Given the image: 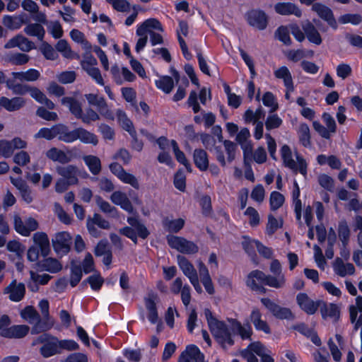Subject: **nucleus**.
<instances>
[{
  "instance_id": "8fccbe9b",
  "label": "nucleus",
  "mask_w": 362,
  "mask_h": 362,
  "mask_svg": "<svg viewBox=\"0 0 362 362\" xmlns=\"http://www.w3.org/2000/svg\"><path fill=\"white\" fill-rule=\"evenodd\" d=\"M100 118V115L98 112L92 108L88 107L86 110L85 113L83 112L79 119H81L84 124H90L93 122L99 120Z\"/></svg>"
},
{
  "instance_id": "ea45409f",
  "label": "nucleus",
  "mask_w": 362,
  "mask_h": 362,
  "mask_svg": "<svg viewBox=\"0 0 362 362\" xmlns=\"http://www.w3.org/2000/svg\"><path fill=\"white\" fill-rule=\"evenodd\" d=\"M30 57L23 53L10 54L6 56L5 61L16 66H21L27 64Z\"/></svg>"
},
{
  "instance_id": "e433bc0d",
  "label": "nucleus",
  "mask_w": 362,
  "mask_h": 362,
  "mask_svg": "<svg viewBox=\"0 0 362 362\" xmlns=\"http://www.w3.org/2000/svg\"><path fill=\"white\" fill-rule=\"evenodd\" d=\"M95 202L100 211L105 214H110L113 217L118 216L117 209L112 206L109 202L103 199L100 196H95Z\"/></svg>"
},
{
  "instance_id": "3c124183",
  "label": "nucleus",
  "mask_w": 362,
  "mask_h": 362,
  "mask_svg": "<svg viewBox=\"0 0 362 362\" xmlns=\"http://www.w3.org/2000/svg\"><path fill=\"white\" fill-rule=\"evenodd\" d=\"M284 197L280 192H273L270 195L271 209L275 211L280 208L284 202Z\"/></svg>"
},
{
  "instance_id": "f3484780",
  "label": "nucleus",
  "mask_w": 362,
  "mask_h": 362,
  "mask_svg": "<svg viewBox=\"0 0 362 362\" xmlns=\"http://www.w3.org/2000/svg\"><path fill=\"white\" fill-rule=\"evenodd\" d=\"M110 199L115 204L120 206L122 209L127 212H133L134 207L125 193L121 191L114 192L110 196Z\"/></svg>"
},
{
  "instance_id": "393cba45",
  "label": "nucleus",
  "mask_w": 362,
  "mask_h": 362,
  "mask_svg": "<svg viewBox=\"0 0 362 362\" xmlns=\"http://www.w3.org/2000/svg\"><path fill=\"white\" fill-rule=\"evenodd\" d=\"M63 105L69 107L71 113L76 118L80 119L83 114L81 104L72 97H64L61 100Z\"/></svg>"
},
{
  "instance_id": "423d86ee",
  "label": "nucleus",
  "mask_w": 362,
  "mask_h": 362,
  "mask_svg": "<svg viewBox=\"0 0 362 362\" xmlns=\"http://www.w3.org/2000/svg\"><path fill=\"white\" fill-rule=\"evenodd\" d=\"M261 302L276 318L281 320L293 318L292 312L289 308H282L267 298H262Z\"/></svg>"
},
{
  "instance_id": "6ab92c4d",
  "label": "nucleus",
  "mask_w": 362,
  "mask_h": 362,
  "mask_svg": "<svg viewBox=\"0 0 362 362\" xmlns=\"http://www.w3.org/2000/svg\"><path fill=\"white\" fill-rule=\"evenodd\" d=\"M25 100L21 97H15L11 99L6 97L0 98V106L9 112H14L21 109L25 106Z\"/></svg>"
},
{
  "instance_id": "f8f14e48",
  "label": "nucleus",
  "mask_w": 362,
  "mask_h": 362,
  "mask_svg": "<svg viewBox=\"0 0 362 362\" xmlns=\"http://www.w3.org/2000/svg\"><path fill=\"white\" fill-rule=\"evenodd\" d=\"M157 294L151 292L148 296L144 298L145 305L148 312V318L153 324L156 323L158 319V315L156 308V301L158 300Z\"/></svg>"
},
{
  "instance_id": "79ce46f5",
  "label": "nucleus",
  "mask_w": 362,
  "mask_h": 362,
  "mask_svg": "<svg viewBox=\"0 0 362 362\" xmlns=\"http://www.w3.org/2000/svg\"><path fill=\"white\" fill-rule=\"evenodd\" d=\"M21 317L28 320L29 323L33 324L40 321V316L33 306L25 307L21 313Z\"/></svg>"
},
{
  "instance_id": "aec40b11",
  "label": "nucleus",
  "mask_w": 362,
  "mask_h": 362,
  "mask_svg": "<svg viewBox=\"0 0 362 362\" xmlns=\"http://www.w3.org/2000/svg\"><path fill=\"white\" fill-rule=\"evenodd\" d=\"M78 139L83 143L93 145H96L98 142V138L94 134L81 127L74 129L73 142Z\"/></svg>"
},
{
  "instance_id": "2eb2a0df",
  "label": "nucleus",
  "mask_w": 362,
  "mask_h": 362,
  "mask_svg": "<svg viewBox=\"0 0 362 362\" xmlns=\"http://www.w3.org/2000/svg\"><path fill=\"white\" fill-rule=\"evenodd\" d=\"M46 156L54 162L66 164L71 160V154L69 151L65 152L56 147H52L46 152Z\"/></svg>"
},
{
  "instance_id": "09e8293b",
  "label": "nucleus",
  "mask_w": 362,
  "mask_h": 362,
  "mask_svg": "<svg viewBox=\"0 0 362 362\" xmlns=\"http://www.w3.org/2000/svg\"><path fill=\"white\" fill-rule=\"evenodd\" d=\"M299 139L305 147L310 146V134L309 127L306 124H301L299 127Z\"/></svg>"
},
{
  "instance_id": "4be33fe9",
  "label": "nucleus",
  "mask_w": 362,
  "mask_h": 362,
  "mask_svg": "<svg viewBox=\"0 0 362 362\" xmlns=\"http://www.w3.org/2000/svg\"><path fill=\"white\" fill-rule=\"evenodd\" d=\"M54 138L57 137L59 141L65 143L73 142L74 130L70 131L69 128L64 124L54 125Z\"/></svg>"
},
{
  "instance_id": "6e6552de",
  "label": "nucleus",
  "mask_w": 362,
  "mask_h": 362,
  "mask_svg": "<svg viewBox=\"0 0 362 362\" xmlns=\"http://www.w3.org/2000/svg\"><path fill=\"white\" fill-rule=\"evenodd\" d=\"M210 330L220 343H227L230 345L233 344L231 333L223 322L218 321L210 327Z\"/></svg>"
},
{
  "instance_id": "49530a36",
  "label": "nucleus",
  "mask_w": 362,
  "mask_h": 362,
  "mask_svg": "<svg viewBox=\"0 0 362 362\" xmlns=\"http://www.w3.org/2000/svg\"><path fill=\"white\" fill-rule=\"evenodd\" d=\"M270 271L274 275L272 276L276 279H280L283 278V283L280 288H282L286 283V279L284 275L282 274V268L280 262L278 259H273L270 264Z\"/></svg>"
},
{
  "instance_id": "4d7b16f0",
  "label": "nucleus",
  "mask_w": 362,
  "mask_h": 362,
  "mask_svg": "<svg viewBox=\"0 0 362 362\" xmlns=\"http://www.w3.org/2000/svg\"><path fill=\"white\" fill-rule=\"evenodd\" d=\"M13 153V148L11 141L5 139L0 140V156L9 158Z\"/></svg>"
},
{
  "instance_id": "338daca9",
  "label": "nucleus",
  "mask_w": 362,
  "mask_h": 362,
  "mask_svg": "<svg viewBox=\"0 0 362 362\" xmlns=\"http://www.w3.org/2000/svg\"><path fill=\"white\" fill-rule=\"evenodd\" d=\"M318 182L321 187L328 191L334 189V180L329 175L322 174L318 177Z\"/></svg>"
},
{
  "instance_id": "13d9d810",
  "label": "nucleus",
  "mask_w": 362,
  "mask_h": 362,
  "mask_svg": "<svg viewBox=\"0 0 362 362\" xmlns=\"http://www.w3.org/2000/svg\"><path fill=\"white\" fill-rule=\"evenodd\" d=\"M40 50L47 59L54 60L57 57V54L53 47L46 42H42Z\"/></svg>"
},
{
  "instance_id": "e2e57ef3",
  "label": "nucleus",
  "mask_w": 362,
  "mask_h": 362,
  "mask_svg": "<svg viewBox=\"0 0 362 362\" xmlns=\"http://www.w3.org/2000/svg\"><path fill=\"white\" fill-rule=\"evenodd\" d=\"M107 1L119 12H127L130 8V4L127 0H107Z\"/></svg>"
},
{
  "instance_id": "1a4fd4ad",
  "label": "nucleus",
  "mask_w": 362,
  "mask_h": 362,
  "mask_svg": "<svg viewBox=\"0 0 362 362\" xmlns=\"http://www.w3.org/2000/svg\"><path fill=\"white\" fill-rule=\"evenodd\" d=\"M4 294H8V298L11 301L19 302L25 296V286L23 283H18L13 279L8 286L4 289Z\"/></svg>"
},
{
  "instance_id": "39448f33",
  "label": "nucleus",
  "mask_w": 362,
  "mask_h": 362,
  "mask_svg": "<svg viewBox=\"0 0 362 362\" xmlns=\"http://www.w3.org/2000/svg\"><path fill=\"white\" fill-rule=\"evenodd\" d=\"M71 237L67 232H60L55 235L52 243L57 253L67 254L71 249Z\"/></svg>"
},
{
  "instance_id": "58836bf2",
  "label": "nucleus",
  "mask_w": 362,
  "mask_h": 362,
  "mask_svg": "<svg viewBox=\"0 0 362 362\" xmlns=\"http://www.w3.org/2000/svg\"><path fill=\"white\" fill-rule=\"evenodd\" d=\"M117 117L122 128L127 131L132 136H134L136 134V132L134 129L132 121L127 117V115L122 110H118L117 111Z\"/></svg>"
},
{
  "instance_id": "a18cd8bd",
  "label": "nucleus",
  "mask_w": 362,
  "mask_h": 362,
  "mask_svg": "<svg viewBox=\"0 0 362 362\" xmlns=\"http://www.w3.org/2000/svg\"><path fill=\"white\" fill-rule=\"evenodd\" d=\"M156 86L165 93H170L174 87V82L171 77L165 76L156 81Z\"/></svg>"
},
{
  "instance_id": "5fc2aeb1",
  "label": "nucleus",
  "mask_w": 362,
  "mask_h": 362,
  "mask_svg": "<svg viewBox=\"0 0 362 362\" xmlns=\"http://www.w3.org/2000/svg\"><path fill=\"white\" fill-rule=\"evenodd\" d=\"M223 145H224L225 151L227 154V160L229 163H230L235 158L237 144L231 141L225 140V141H223Z\"/></svg>"
},
{
  "instance_id": "c85d7f7f",
  "label": "nucleus",
  "mask_w": 362,
  "mask_h": 362,
  "mask_svg": "<svg viewBox=\"0 0 362 362\" xmlns=\"http://www.w3.org/2000/svg\"><path fill=\"white\" fill-rule=\"evenodd\" d=\"M40 351L45 358H48L55 354H60L61 351L59 350L58 344V339L56 337H52V341H49L47 343H45L40 348Z\"/></svg>"
},
{
  "instance_id": "774afa93",
  "label": "nucleus",
  "mask_w": 362,
  "mask_h": 362,
  "mask_svg": "<svg viewBox=\"0 0 362 362\" xmlns=\"http://www.w3.org/2000/svg\"><path fill=\"white\" fill-rule=\"evenodd\" d=\"M30 161V157L29 154L24 151H21L13 156V162L18 165L24 166L29 163Z\"/></svg>"
},
{
  "instance_id": "052dcab7",
  "label": "nucleus",
  "mask_w": 362,
  "mask_h": 362,
  "mask_svg": "<svg viewBox=\"0 0 362 362\" xmlns=\"http://www.w3.org/2000/svg\"><path fill=\"white\" fill-rule=\"evenodd\" d=\"M71 37L73 40L78 43H81L84 45L86 49H90L91 45L90 43L85 39L84 35L82 32L78 30L74 29L70 33Z\"/></svg>"
},
{
  "instance_id": "2f4dec72",
  "label": "nucleus",
  "mask_w": 362,
  "mask_h": 362,
  "mask_svg": "<svg viewBox=\"0 0 362 362\" xmlns=\"http://www.w3.org/2000/svg\"><path fill=\"white\" fill-rule=\"evenodd\" d=\"M12 75L14 78L20 81H35L40 76V72L34 69H28L26 71L13 72Z\"/></svg>"
},
{
  "instance_id": "a878e982",
  "label": "nucleus",
  "mask_w": 362,
  "mask_h": 362,
  "mask_svg": "<svg viewBox=\"0 0 362 362\" xmlns=\"http://www.w3.org/2000/svg\"><path fill=\"white\" fill-rule=\"evenodd\" d=\"M250 319L257 330L263 331L266 334L270 333V328L267 322L262 320V314L258 309L255 308L252 311Z\"/></svg>"
},
{
  "instance_id": "680f3d73",
  "label": "nucleus",
  "mask_w": 362,
  "mask_h": 362,
  "mask_svg": "<svg viewBox=\"0 0 362 362\" xmlns=\"http://www.w3.org/2000/svg\"><path fill=\"white\" fill-rule=\"evenodd\" d=\"M56 49L58 52H62L66 58L72 57V52L66 40H60L56 45Z\"/></svg>"
},
{
  "instance_id": "0eeeda50",
  "label": "nucleus",
  "mask_w": 362,
  "mask_h": 362,
  "mask_svg": "<svg viewBox=\"0 0 362 362\" xmlns=\"http://www.w3.org/2000/svg\"><path fill=\"white\" fill-rule=\"evenodd\" d=\"M248 23L260 30H264L268 23V16L262 10L253 9L247 13Z\"/></svg>"
},
{
  "instance_id": "f03ea898",
  "label": "nucleus",
  "mask_w": 362,
  "mask_h": 362,
  "mask_svg": "<svg viewBox=\"0 0 362 362\" xmlns=\"http://www.w3.org/2000/svg\"><path fill=\"white\" fill-rule=\"evenodd\" d=\"M167 241L172 248L177 250L181 253L195 254L199 250V247L195 243L182 237L172 235H168Z\"/></svg>"
},
{
  "instance_id": "9d476101",
  "label": "nucleus",
  "mask_w": 362,
  "mask_h": 362,
  "mask_svg": "<svg viewBox=\"0 0 362 362\" xmlns=\"http://www.w3.org/2000/svg\"><path fill=\"white\" fill-rule=\"evenodd\" d=\"M296 301L300 308L308 315L314 314L321 305V300L314 301L305 293H298Z\"/></svg>"
},
{
  "instance_id": "f257e3e1",
  "label": "nucleus",
  "mask_w": 362,
  "mask_h": 362,
  "mask_svg": "<svg viewBox=\"0 0 362 362\" xmlns=\"http://www.w3.org/2000/svg\"><path fill=\"white\" fill-rule=\"evenodd\" d=\"M255 279L259 280L265 285L275 288H280V286L283 283V278L280 279L279 280L273 278L272 275H267L262 271L255 270L250 273L247 279V285L253 291H255L256 287L258 286Z\"/></svg>"
},
{
  "instance_id": "7ed1b4c3",
  "label": "nucleus",
  "mask_w": 362,
  "mask_h": 362,
  "mask_svg": "<svg viewBox=\"0 0 362 362\" xmlns=\"http://www.w3.org/2000/svg\"><path fill=\"white\" fill-rule=\"evenodd\" d=\"M281 155L284 163L296 173L298 170L302 175L305 176L307 173V164L305 160L299 156H297L298 162L292 159L291 151L288 146L284 145L281 148Z\"/></svg>"
},
{
  "instance_id": "6e6d98bb",
  "label": "nucleus",
  "mask_w": 362,
  "mask_h": 362,
  "mask_svg": "<svg viewBox=\"0 0 362 362\" xmlns=\"http://www.w3.org/2000/svg\"><path fill=\"white\" fill-rule=\"evenodd\" d=\"M339 23L342 24L351 23L353 25H358L361 23L362 17L361 15L355 14H345L339 18Z\"/></svg>"
},
{
  "instance_id": "69168bd1",
  "label": "nucleus",
  "mask_w": 362,
  "mask_h": 362,
  "mask_svg": "<svg viewBox=\"0 0 362 362\" xmlns=\"http://www.w3.org/2000/svg\"><path fill=\"white\" fill-rule=\"evenodd\" d=\"M54 210L59 219L65 224H70L71 218L69 215L63 209L61 205L58 203L54 204Z\"/></svg>"
},
{
  "instance_id": "c9c22d12",
  "label": "nucleus",
  "mask_w": 362,
  "mask_h": 362,
  "mask_svg": "<svg viewBox=\"0 0 362 362\" xmlns=\"http://www.w3.org/2000/svg\"><path fill=\"white\" fill-rule=\"evenodd\" d=\"M38 266L42 270L55 273L62 269V265L58 260L54 258H47L42 262L38 263Z\"/></svg>"
},
{
  "instance_id": "a19ab883",
  "label": "nucleus",
  "mask_w": 362,
  "mask_h": 362,
  "mask_svg": "<svg viewBox=\"0 0 362 362\" xmlns=\"http://www.w3.org/2000/svg\"><path fill=\"white\" fill-rule=\"evenodd\" d=\"M83 160L88 166L90 171L95 175H98L101 170L100 160L95 156H86Z\"/></svg>"
},
{
  "instance_id": "412c9836",
  "label": "nucleus",
  "mask_w": 362,
  "mask_h": 362,
  "mask_svg": "<svg viewBox=\"0 0 362 362\" xmlns=\"http://www.w3.org/2000/svg\"><path fill=\"white\" fill-rule=\"evenodd\" d=\"M333 268L337 275L343 277L346 275H353L355 273L354 264L351 263L345 264L339 257H337L333 262Z\"/></svg>"
},
{
  "instance_id": "7c9ffc66",
  "label": "nucleus",
  "mask_w": 362,
  "mask_h": 362,
  "mask_svg": "<svg viewBox=\"0 0 362 362\" xmlns=\"http://www.w3.org/2000/svg\"><path fill=\"white\" fill-rule=\"evenodd\" d=\"M25 14L20 15L18 16H5L3 18V24L11 30H15L20 28L23 24L27 23L25 19Z\"/></svg>"
},
{
  "instance_id": "c03bdc74",
  "label": "nucleus",
  "mask_w": 362,
  "mask_h": 362,
  "mask_svg": "<svg viewBox=\"0 0 362 362\" xmlns=\"http://www.w3.org/2000/svg\"><path fill=\"white\" fill-rule=\"evenodd\" d=\"M6 86L16 95H23L29 93L30 86L25 83H15L8 80L6 81Z\"/></svg>"
},
{
  "instance_id": "603ef678",
  "label": "nucleus",
  "mask_w": 362,
  "mask_h": 362,
  "mask_svg": "<svg viewBox=\"0 0 362 362\" xmlns=\"http://www.w3.org/2000/svg\"><path fill=\"white\" fill-rule=\"evenodd\" d=\"M37 116L47 121H57L58 115L56 112H49L44 107H40L36 110Z\"/></svg>"
},
{
  "instance_id": "c756f323",
  "label": "nucleus",
  "mask_w": 362,
  "mask_h": 362,
  "mask_svg": "<svg viewBox=\"0 0 362 362\" xmlns=\"http://www.w3.org/2000/svg\"><path fill=\"white\" fill-rule=\"evenodd\" d=\"M322 313V317H333L335 320L339 318L340 310L339 307L336 304L329 303L321 301V305L319 307Z\"/></svg>"
},
{
  "instance_id": "de8ad7c7",
  "label": "nucleus",
  "mask_w": 362,
  "mask_h": 362,
  "mask_svg": "<svg viewBox=\"0 0 362 362\" xmlns=\"http://www.w3.org/2000/svg\"><path fill=\"white\" fill-rule=\"evenodd\" d=\"M71 272L70 284L72 287H74L81 281L82 276V269L81 265L72 262L71 265Z\"/></svg>"
},
{
  "instance_id": "bb28decb",
  "label": "nucleus",
  "mask_w": 362,
  "mask_h": 362,
  "mask_svg": "<svg viewBox=\"0 0 362 362\" xmlns=\"http://www.w3.org/2000/svg\"><path fill=\"white\" fill-rule=\"evenodd\" d=\"M137 29L138 33L141 34V35H144V33L148 35L150 34V33H153V29L160 32L163 31L161 23L156 18L146 20Z\"/></svg>"
},
{
  "instance_id": "5701e85b",
  "label": "nucleus",
  "mask_w": 362,
  "mask_h": 362,
  "mask_svg": "<svg viewBox=\"0 0 362 362\" xmlns=\"http://www.w3.org/2000/svg\"><path fill=\"white\" fill-rule=\"evenodd\" d=\"M177 259L180 268L189 281L198 276L194 266L185 257L179 255Z\"/></svg>"
},
{
  "instance_id": "ddd939ff",
  "label": "nucleus",
  "mask_w": 362,
  "mask_h": 362,
  "mask_svg": "<svg viewBox=\"0 0 362 362\" xmlns=\"http://www.w3.org/2000/svg\"><path fill=\"white\" fill-rule=\"evenodd\" d=\"M29 330L30 327L28 325H13L3 329L0 332V335L6 338L20 339L26 336Z\"/></svg>"
},
{
  "instance_id": "a211bd4d",
  "label": "nucleus",
  "mask_w": 362,
  "mask_h": 362,
  "mask_svg": "<svg viewBox=\"0 0 362 362\" xmlns=\"http://www.w3.org/2000/svg\"><path fill=\"white\" fill-rule=\"evenodd\" d=\"M275 11L284 16L294 15L298 18L302 16L301 10L294 4L291 2L277 3L274 6Z\"/></svg>"
},
{
  "instance_id": "473e14b6",
  "label": "nucleus",
  "mask_w": 362,
  "mask_h": 362,
  "mask_svg": "<svg viewBox=\"0 0 362 362\" xmlns=\"http://www.w3.org/2000/svg\"><path fill=\"white\" fill-rule=\"evenodd\" d=\"M274 75L277 78H282L284 85L289 90H293L294 86L291 74L286 66H281L274 71Z\"/></svg>"
},
{
  "instance_id": "20e7f679",
  "label": "nucleus",
  "mask_w": 362,
  "mask_h": 362,
  "mask_svg": "<svg viewBox=\"0 0 362 362\" xmlns=\"http://www.w3.org/2000/svg\"><path fill=\"white\" fill-rule=\"evenodd\" d=\"M312 11L315 12L322 20L327 22L332 28L334 30L337 28V20L330 8L321 3H315L312 6Z\"/></svg>"
},
{
  "instance_id": "37998d69",
  "label": "nucleus",
  "mask_w": 362,
  "mask_h": 362,
  "mask_svg": "<svg viewBox=\"0 0 362 362\" xmlns=\"http://www.w3.org/2000/svg\"><path fill=\"white\" fill-rule=\"evenodd\" d=\"M350 229L345 220H341L339 223L338 235L340 240L342 242L343 245L346 246L348 244L350 238Z\"/></svg>"
},
{
  "instance_id": "cd10ccee",
  "label": "nucleus",
  "mask_w": 362,
  "mask_h": 362,
  "mask_svg": "<svg viewBox=\"0 0 362 362\" xmlns=\"http://www.w3.org/2000/svg\"><path fill=\"white\" fill-rule=\"evenodd\" d=\"M193 159L195 165L202 171H205L209 168V159L206 152L201 148L194 151Z\"/></svg>"
},
{
  "instance_id": "dca6fc26",
  "label": "nucleus",
  "mask_w": 362,
  "mask_h": 362,
  "mask_svg": "<svg viewBox=\"0 0 362 362\" xmlns=\"http://www.w3.org/2000/svg\"><path fill=\"white\" fill-rule=\"evenodd\" d=\"M56 171L58 175L62 177V178L68 180L71 184L76 185L78 183V168L76 166L73 165L57 166Z\"/></svg>"
},
{
  "instance_id": "864d4df0",
  "label": "nucleus",
  "mask_w": 362,
  "mask_h": 362,
  "mask_svg": "<svg viewBox=\"0 0 362 362\" xmlns=\"http://www.w3.org/2000/svg\"><path fill=\"white\" fill-rule=\"evenodd\" d=\"M275 36L286 45H291V40L289 36V32L286 26H280L275 32Z\"/></svg>"
},
{
  "instance_id": "0e129e2a",
  "label": "nucleus",
  "mask_w": 362,
  "mask_h": 362,
  "mask_svg": "<svg viewBox=\"0 0 362 362\" xmlns=\"http://www.w3.org/2000/svg\"><path fill=\"white\" fill-rule=\"evenodd\" d=\"M35 139H45L52 140L54 139V125L51 128H41L34 136Z\"/></svg>"
},
{
  "instance_id": "f704fd0d",
  "label": "nucleus",
  "mask_w": 362,
  "mask_h": 362,
  "mask_svg": "<svg viewBox=\"0 0 362 362\" xmlns=\"http://www.w3.org/2000/svg\"><path fill=\"white\" fill-rule=\"evenodd\" d=\"M127 222L132 227L134 228L135 231H136V233L140 238L146 239L150 233L149 231L138 218L135 217H128Z\"/></svg>"
},
{
  "instance_id": "4c0bfd02",
  "label": "nucleus",
  "mask_w": 362,
  "mask_h": 362,
  "mask_svg": "<svg viewBox=\"0 0 362 362\" xmlns=\"http://www.w3.org/2000/svg\"><path fill=\"white\" fill-rule=\"evenodd\" d=\"M184 224L185 221L182 218L170 220L168 218H165L163 221L164 228L171 233L179 232L183 228Z\"/></svg>"
},
{
  "instance_id": "9b49d317",
  "label": "nucleus",
  "mask_w": 362,
  "mask_h": 362,
  "mask_svg": "<svg viewBox=\"0 0 362 362\" xmlns=\"http://www.w3.org/2000/svg\"><path fill=\"white\" fill-rule=\"evenodd\" d=\"M204 354L194 345L187 346L178 359V362H204Z\"/></svg>"
},
{
  "instance_id": "4468645a",
  "label": "nucleus",
  "mask_w": 362,
  "mask_h": 362,
  "mask_svg": "<svg viewBox=\"0 0 362 362\" xmlns=\"http://www.w3.org/2000/svg\"><path fill=\"white\" fill-rule=\"evenodd\" d=\"M302 29L308 40L315 45H320L322 42L321 35L314 24L307 20L302 23Z\"/></svg>"
},
{
  "instance_id": "bf43d9fd",
  "label": "nucleus",
  "mask_w": 362,
  "mask_h": 362,
  "mask_svg": "<svg viewBox=\"0 0 362 362\" xmlns=\"http://www.w3.org/2000/svg\"><path fill=\"white\" fill-rule=\"evenodd\" d=\"M110 252H111V250L107 240H101L99 241L94 250V254L98 257L105 255Z\"/></svg>"
},
{
  "instance_id": "b1692460",
  "label": "nucleus",
  "mask_w": 362,
  "mask_h": 362,
  "mask_svg": "<svg viewBox=\"0 0 362 362\" xmlns=\"http://www.w3.org/2000/svg\"><path fill=\"white\" fill-rule=\"evenodd\" d=\"M33 241L40 248L42 256L46 257L50 252L49 240L47 235L43 232H37L33 235Z\"/></svg>"
},
{
  "instance_id": "72a5a7b5",
  "label": "nucleus",
  "mask_w": 362,
  "mask_h": 362,
  "mask_svg": "<svg viewBox=\"0 0 362 362\" xmlns=\"http://www.w3.org/2000/svg\"><path fill=\"white\" fill-rule=\"evenodd\" d=\"M24 32L29 36H36L37 39L42 41L45 30L42 25L40 23H30L28 24L25 28Z\"/></svg>"
}]
</instances>
